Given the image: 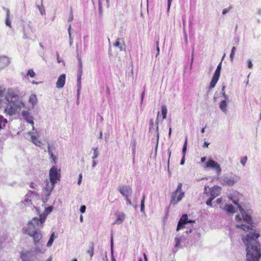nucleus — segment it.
<instances>
[{
    "mask_svg": "<svg viewBox=\"0 0 261 261\" xmlns=\"http://www.w3.org/2000/svg\"><path fill=\"white\" fill-rule=\"evenodd\" d=\"M10 63V59L6 56H0V71L6 68Z\"/></svg>",
    "mask_w": 261,
    "mask_h": 261,
    "instance_id": "ddd939ff",
    "label": "nucleus"
},
{
    "mask_svg": "<svg viewBox=\"0 0 261 261\" xmlns=\"http://www.w3.org/2000/svg\"><path fill=\"white\" fill-rule=\"evenodd\" d=\"M162 114L163 116V119H166L167 114V108L166 105H163L162 106Z\"/></svg>",
    "mask_w": 261,
    "mask_h": 261,
    "instance_id": "c85d7f7f",
    "label": "nucleus"
},
{
    "mask_svg": "<svg viewBox=\"0 0 261 261\" xmlns=\"http://www.w3.org/2000/svg\"><path fill=\"white\" fill-rule=\"evenodd\" d=\"M53 149H54V145H50L48 144V147H47L48 153L53 152Z\"/></svg>",
    "mask_w": 261,
    "mask_h": 261,
    "instance_id": "a19ab883",
    "label": "nucleus"
},
{
    "mask_svg": "<svg viewBox=\"0 0 261 261\" xmlns=\"http://www.w3.org/2000/svg\"><path fill=\"white\" fill-rule=\"evenodd\" d=\"M57 59L58 63L61 62V60L59 58V55L58 53H57Z\"/></svg>",
    "mask_w": 261,
    "mask_h": 261,
    "instance_id": "338daca9",
    "label": "nucleus"
},
{
    "mask_svg": "<svg viewBox=\"0 0 261 261\" xmlns=\"http://www.w3.org/2000/svg\"><path fill=\"white\" fill-rule=\"evenodd\" d=\"M221 67H222V61L217 66V69L214 72V76L220 77Z\"/></svg>",
    "mask_w": 261,
    "mask_h": 261,
    "instance_id": "4be33fe9",
    "label": "nucleus"
},
{
    "mask_svg": "<svg viewBox=\"0 0 261 261\" xmlns=\"http://www.w3.org/2000/svg\"><path fill=\"white\" fill-rule=\"evenodd\" d=\"M82 174L81 173L79 175V179H78V181H77L78 185H80V184L82 182Z\"/></svg>",
    "mask_w": 261,
    "mask_h": 261,
    "instance_id": "3c124183",
    "label": "nucleus"
},
{
    "mask_svg": "<svg viewBox=\"0 0 261 261\" xmlns=\"http://www.w3.org/2000/svg\"><path fill=\"white\" fill-rule=\"evenodd\" d=\"M29 102L32 105V108L37 102V96L35 94H32L29 97Z\"/></svg>",
    "mask_w": 261,
    "mask_h": 261,
    "instance_id": "aec40b11",
    "label": "nucleus"
},
{
    "mask_svg": "<svg viewBox=\"0 0 261 261\" xmlns=\"http://www.w3.org/2000/svg\"><path fill=\"white\" fill-rule=\"evenodd\" d=\"M247 161V156L243 157L241 160V163L242 164V165L245 166V164Z\"/></svg>",
    "mask_w": 261,
    "mask_h": 261,
    "instance_id": "79ce46f5",
    "label": "nucleus"
},
{
    "mask_svg": "<svg viewBox=\"0 0 261 261\" xmlns=\"http://www.w3.org/2000/svg\"><path fill=\"white\" fill-rule=\"evenodd\" d=\"M172 0H168V9L169 10L171 4Z\"/></svg>",
    "mask_w": 261,
    "mask_h": 261,
    "instance_id": "69168bd1",
    "label": "nucleus"
},
{
    "mask_svg": "<svg viewBox=\"0 0 261 261\" xmlns=\"http://www.w3.org/2000/svg\"><path fill=\"white\" fill-rule=\"evenodd\" d=\"M227 103L226 100H222L219 105V108L221 109V110L224 113H226L227 112Z\"/></svg>",
    "mask_w": 261,
    "mask_h": 261,
    "instance_id": "6ab92c4d",
    "label": "nucleus"
},
{
    "mask_svg": "<svg viewBox=\"0 0 261 261\" xmlns=\"http://www.w3.org/2000/svg\"><path fill=\"white\" fill-rule=\"evenodd\" d=\"M86 207L85 205H83L81 206L80 211L82 213H84L86 211Z\"/></svg>",
    "mask_w": 261,
    "mask_h": 261,
    "instance_id": "c03bdc74",
    "label": "nucleus"
},
{
    "mask_svg": "<svg viewBox=\"0 0 261 261\" xmlns=\"http://www.w3.org/2000/svg\"><path fill=\"white\" fill-rule=\"evenodd\" d=\"M37 7L39 9L41 15H44L45 14V10L42 5V0H41L40 4H37Z\"/></svg>",
    "mask_w": 261,
    "mask_h": 261,
    "instance_id": "7c9ffc66",
    "label": "nucleus"
},
{
    "mask_svg": "<svg viewBox=\"0 0 261 261\" xmlns=\"http://www.w3.org/2000/svg\"><path fill=\"white\" fill-rule=\"evenodd\" d=\"M5 10H6V14H7V17L6 18V20H5V22H6V24L11 28V21L9 19V13H10V11L8 9H4Z\"/></svg>",
    "mask_w": 261,
    "mask_h": 261,
    "instance_id": "393cba45",
    "label": "nucleus"
},
{
    "mask_svg": "<svg viewBox=\"0 0 261 261\" xmlns=\"http://www.w3.org/2000/svg\"><path fill=\"white\" fill-rule=\"evenodd\" d=\"M69 45H70V46H71L72 44V43H73V40L71 37V34H70V36H69Z\"/></svg>",
    "mask_w": 261,
    "mask_h": 261,
    "instance_id": "6e6d98bb",
    "label": "nucleus"
},
{
    "mask_svg": "<svg viewBox=\"0 0 261 261\" xmlns=\"http://www.w3.org/2000/svg\"><path fill=\"white\" fill-rule=\"evenodd\" d=\"M159 41H157L156 42V50H157V53H156V55L155 56V57H157L159 54H160V48H159Z\"/></svg>",
    "mask_w": 261,
    "mask_h": 261,
    "instance_id": "09e8293b",
    "label": "nucleus"
},
{
    "mask_svg": "<svg viewBox=\"0 0 261 261\" xmlns=\"http://www.w3.org/2000/svg\"><path fill=\"white\" fill-rule=\"evenodd\" d=\"M77 59H78V65H79V69L77 71V73L81 72V73H83L82 62L81 57L80 56H79V55H77Z\"/></svg>",
    "mask_w": 261,
    "mask_h": 261,
    "instance_id": "c756f323",
    "label": "nucleus"
},
{
    "mask_svg": "<svg viewBox=\"0 0 261 261\" xmlns=\"http://www.w3.org/2000/svg\"><path fill=\"white\" fill-rule=\"evenodd\" d=\"M145 197H146V196L145 194H143V196H142V199L141 200V212L142 213H145V210H144V208H145V204H144V202H145Z\"/></svg>",
    "mask_w": 261,
    "mask_h": 261,
    "instance_id": "cd10ccee",
    "label": "nucleus"
},
{
    "mask_svg": "<svg viewBox=\"0 0 261 261\" xmlns=\"http://www.w3.org/2000/svg\"><path fill=\"white\" fill-rule=\"evenodd\" d=\"M234 56V53H231V54L230 55V60L231 62H233Z\"/></svg>",
    "mask_w": 261,
    "mask_h": 261,
    "instance_id": "13d9d810",
    "label": "nucleus"
},
{
    "mask_svg": "<svg viewBox=\"0 0 261 261\" xmlns=\"http://www.w3.org/2000/svg\"><path fill=\"white\" fill-rule=\"evenodd\" d=\"M57 237V236H55V232H53L49 238V239L47 244H46L47 247H50L54 242L55 238H56Z\"/></svg>",
    "mask_w": 261,
    "mask_h": 261,
    "instance_id": "b1692460",
    "label": "nucleus"
},
{
    "mask_svg": "<svg viewBox=\"0 0 261 261\" xmlns=\"http://www.w3.org/2000/svg\"><path fill=\"white\" fill-rule=\"evenodd\" d=\"M187 143H188V138H187V136H186V138H185V142H184V145L182 147V153L183 156L186 155L187 147Z\"/></svg>",
    "mask_w": 261,
    "mask_h": 261,
    "instance_id": "2f4dec72",
    "label": "nucleus"
},
{
    "mask_svg": "<svg viewBox=\"0 0 261 261\" xmlns=\"http://www.w3.org/2000/svg\"><path fill=\"white\" fill-rule=\"evenodd\" d=\"M96 165H97V162L94 160H93L92 167L93 168H94L96 166Z\"/></svg>",
    "mask_w": 261,
    "mask_h": 261,
    "instance_id": "e2e57ef3",
    "label": "nucleus"
},
{
    "mask_svg": "<svg viewBox=\"0 0 261 261\" xmlns=\"http://www.w3.org/2000/svg\"><path fill=\"white\" fill-rule=\"evenodd\" d=\"M156 137H157V138L158 140L159 138V126H158L159 122L158 120L156 122Z\"/></svg>",
    "mask_w": 261,
    "mask_h": 261,
    "instance_id": "37998d69",
    "label": "nucleus"
},
{
    "mask_svg": "<svg viewBox=\"0 0 261 261\" xmlns=\"http://www.w3.org/2000/svg\"><path fill=\"white\" fill-rule=\"evenodd\" d=\"M22 119L28 124L31 125L32 130H34V117L28 110H23L21 113Z\"/></svg>",
    "mask_w": 261,
    "mask_h": 261,
    "instance_id": "0eeeda50",
    "label": "nucleus"
},
{
    "mask_svg": "<svg viewBox=\"0 0 261 261\" xmlns=\"http://www.w3.org/2000/svg\"><path fill=\"white\" fill-rule=\"evenodd\" d=\"M248 67L249 68H252L253 67V64L252 63L251 60H249L248 61Z\"/></svg>",
    "mask_w": 261,
    "mask_h": 261,
    "instance_id": "603ef678",
    "label": "nucleus"
},
{
    "mask_svg": "<svg viewBox=\"0 0 261 261\" xmlns=\"http://www.w3.org/2000/svg\"><path fill=\"white\" fill-rule=\"evenodd\" d=\"M50 158L53 160L54 163L56 164L57 163V157L53 154V152L48 153Z\"/></svg>",
    "mask_w": 261,
    "mask_h": 261,
    "instance_id": "4c0bfd02",
    "label": "nucleus"
},
{
    "mask_svg": "<svg viewBox=\"0 0 261 261\" xmlns=\"http://www.w3.org/2000/svg\"><path fill=\"white\" fill-rule=\"evenodd\" d=\"M223 94V96L224 98H225V99H224V100H226L228 99V95H226V94H225V92H223V94Z\"/></svg>",
    "mask_w": 261,
    "mask_h": 261,
    "instance_id": "0e129e2a",
    "label": "nucleus"
},
{
    "mask_svg": "<svg viewBox=\"0 0 261 261\" xmlns=\"http://www.w3.org/2000/svg\"><path fill=\"white\" fill-rule=\"evenodd\" d=\"M53 211V206H49L44 210L42 214H40L39 218L34 217L29 221L27 227L22 229L23 232L32 237L33 240V243L36 246V251H38L39 248L37 245L40 243L42 238V234L40 230L43 226V224L45 222L47 216Z\"/></svg>",
    "mask_w": 261,
    "mask_h": 261,
    "instance_id": "f03ea898",
    "label": "nucleus"
},
{
    "mask_svg": "<svg viewBox=\"0 0 261 261\" xmlns=\"http://www.w3.org/2000/svg\"><path fill=\"white\" fill-rule=\"evenodd\" d=\"M222 188L218 186H215L209 189L211 197L215 198L218 196L221 192Z\"/></svg>",
    "mask_w": 261,
    "mask_h": 261,
    "instance_id": "4468645a",
    "label": "nucleus"
},
{
    "mask_svg": "<svg viewBox=\"0 0 261 261\" xmlns=\"http://www.w3.org/2000/svg\"><path fill=\"white\" fill-rule=\"evenodd\" d=\"M240 179V177L236 174L231 175L230 176H223L221 178V183L222 185L233 186Z\"/></svg>",
    "mask_w": 261,
    "mask_h": 261,
    "instance_id": "39448f33",
    "label": "nucleus"
},
{
    "mask_svg": "<svg viewBox=\"0 0 261 261\" xmlns=\"http://www.w3.org/2000/svg\"><path fill=\"white\" fill-rule=\"evenodd\" d=\"M149 125L150 128L153 126V120L152 119H151L149 120Z\"/></svg>",
    "mask_w": 261,
    "mask_h": 261,
    "instance_id": "4d7b16f0",
    "label": "nucleus"
},
{
    "mask_svg": "<svg viewBox=\"0 0 261 261\" xmlns=\"http://www.w3.org/2000/svg\"><path fill=\"white\" fill-rule=\"evenodd\" d=\"M5 107V112L9 116L16 113V93L15 91L4 87H0V108Z\"/></svg>",
    "mask_w": 261,
    "mask_h": 261,
    "instance_id": "7ed1b4c3",
    "label": "nucleus"
},
{
    "mask_svg": "<svg viewBox=\"0 0 261 261\" xmlns=\"http://www.w3.org/2000/svg\"><path fill=\"white\" fill-rule=\"evenodd\" d=\"M82 73L81 72L77 73V88L81 89V77H82Z\"/></svg>",
    "mask_w": 261,
    "mask_h": 261,
    "instance_id": "473e14b6",
    "label": "nucleus"
},
{
    "mask_svg": "<svg viewBox=\"0 0 261 261\" xmlns=\"http://www.w3.org/2000/svg\"><path fill=\"white\" fill-rule=\"evenodd\" d=\"M7 123V120L4 118L2 115H0V129H2L3 127H5Z\"/></svg>",
    "mask_w": 261,
    "mask_h": 261,
    "instance_id": "a878e982",
    "label": "nucleus"
},
{
    "mask_svg": "<svg viewBox=\"0 0 261 261\" xmlns=\"http://www.w3.org/2000/svg\"><path fill=\"white\" fill-rule=\"evenodd\" d=\"M21 107H22L23 108H25V103L22 102V101H20L19 105H17V109H19L20 108H21Z\"/></svg>",
    "mask_w": 261,
    "mask_h": 261,
    "instance_id": "de8ad7c7",
    "label": "nucleus"
},
{
    "mask_svg": "<svg viewBox=\"0 0 261 261\" xmlns=\"http://www.w3.org/2000/svg\"><path fill=\"white\" fill-rule=\"evenodd\" d=\"M27 75L31 77H34L35 75V73L33 69H29L28 71Z\"/></svg>",
    "mask_w": 261,
    "mask_h": 261,
    "instance_id": "e433bc0d",
    "label": "nucleus"
},
{
    "mask_svg": "<svg viewBox=\"0 0 261 261\" xmlns=\"http://www.w3.org/2000/svg\"><path fill=\"white\" fill-rule=\"evenodd\" d=\"M116 215L117 216V219L116 220L113 222V224H121L124 220L125 219V214L123 213H116Z\"/></svg>",
    "mask_w": 261,
    "mask_h": 261,
    "instance_id": "a211bd4d",
    "label": "nucleus"
},
{
    "mask_svg": "<svg viewBox=\"0 0 261 261\" xmlns=\"http://www.w3.org/2000/svg\"><path fill=\"white\" fill-rule=\"evenodd\" d=\"M125 200L126 201L127 204L130 205H133L132 203L129 198V197H125Z\"/></svg>",
    "mask_w": 261,
    "mask_h": 261,
    "instance_id": "8fccbe9b",
    "label": "nucleus"
},
{
    "mask_svg": "<svg viewBox=\"0 0 261 261\" xmlns=\"http://www.w3.org/2000/svg\"><path fill=\"white\" fill-rule=\"evenodd\" d=\"M99 155L98 151V148L96 147L95 148L93 149V156H92V159L94 160L96 159Z\"/></svg>",
    "mask_w": 261,
    "mask_h": 261,
    "instance_id": "c9c22d12",
    "label": "nucleus"
},
{
    "mask_svg": "<svg viewBox=\"0 0 261 261\" xmlns=\"http://www.w3.org/2000/svg\"><path fill=\"white\" fill-rule=\"evenodd\" d=\"M56 184V183L53 181H50L48 179H46L45 186L44 188L45 195H47V196H50L51 192L53 190Z\"/></svg>",
    "mask_w": 261,
    "mask_h": 261,
    "instance_id": "9d476101",
    "label": "nucleus"
},
{
    "mask_svg": "<svg viewBox=\"0 0 261 261\" xmlns=\"http://www.w3.org/2000/svg\"><path fill=\"white\" fill-rule=\"evenodd\" d=\"M213 199H214V198L211 197L206 202V205L208 206H212V201Z\"/></svg>",
    "mask_w": 261,
    "mask_h": 261,
    "instance_id": "58836bf2",
    "label": "nucleus"
},
{
    "mask_svg": "<svg viewBox=\"0 0 261 261\" xmlns=\"http://www.w3.org/2000/svg\"><path fill=\"white\" fill-rule=\"evenodd\" d=\"M185 161V156L182 155V159L180 161V165H182L184 164Z\"/></svg>",
    "mask_w": 261,
    "mask_h": 261,
    "instance_id": "bf43d9fd",
    "label": "nucleus"
},
{
    "mask_svg": "<svg viewBox=\"0 0 261 261\" xmlns=\"http://www.w3.org/2000/svg\"><path fill=\"white\" fill-rule=\"evenodd\" d=\"M131 145L132 146L133 154L135 156L136 148V141L135 139L132 140L131 141Z\"/></svg>",
    "mask_w": 261,
    "mask_h": 261,
    "instance_id": "72a5a7b5",
    "label": "nucleus"
},
{
    "mask_svg": "<svg viewBox=\"0 0 261 261\" xmlns=\"http://www.w3.org/2000/svg\"><path fill=\"white\" fill-rule=\"evenodd\" d=\"M195 220H188V215L187 214H184L179 219L178 224L176 228V230L178 231L180 229H182L184 227H185V225L189 223H195Z\"/></svg>",
    "mask_w": 261,
    "mask_h": 261,
    "instance_id": "6e6552de",
    "label": "nucleus"
},
{
    "mask_svg": "<svg viewBox=\"0 0 261 261\" xmlns=\"http://www.w3.org/2000/svg\"><path fill=\"white\" fill-rule=\"evenodd\" d=\"M232 202L237 205L242 214L243 222L249 225L244 224H237V228L242 229L246 231V234L242 235V240L246 247V259L247 261H259L261 256V245L257 240L260 237L259 232L252 227V223L251 213L250 210L245 211L239 205L236 200H232Z\"/></svg>",
    "mask_w": 261,
    "mask_h": 261,
    "instance_id": "f257e3e1",
    "label": "nucleus"
},
{
    "mask_svg": "<svg viewBox=\"0 0 261 261\" xmlns=\"http://www.w3.org/2000/svg\"><path fill=\"white\" fill-rule=\"evenodd\" d=\"M23 31L24 36L26 38H28V35L34 32V30L30 25V23L27 22L23 24Z\"/></svg>",
    "mask_w": 261,
    "mask_h": 261,
    "instance_id": "2eb2a0df",
    "label": "nucleus"
},
{
    "mask_svg": "<svg viewBox=\"0 0 261 261\" xmlns=\"http://www.w3.org/2000/svg\"><path fill=\"white\" fill-rule=\"evenodd\" d=\"M236 220L238 221H241L242 218L239 215H237L236 216Z\"/></svg>",
    "mask_w": 261,
    "mask_h": 261,
    "instance_id": "052dcab7",
    "label": "nucleus"
},
{
    "mask_svg": "<svg viewBox=\"0 0 261 261\" xmlns=\"http://www.w3.org/2000/svg\"><path fill=\"white\" fill-rule=\"evenodd\" d=\"M50 196H47V195H45V197L42 198V201L44 203H45L47 201Z\"/></svg>",
    "mask_w": 261,
    "mask_h": 261,
    "instance_id": "864d4df0",
    "label": "nucleus"
},
{
    "mask_svg": "<svg viewBox=\"0 0 261 261\" xmlns=\"http://www.w3.org/2000/svg\"><path fill=\"white\" fill-rule=\"evenodd\" d=\"M234 40H235V44L236 45H238L239 43V38L237 37V38H234Z\"/></svg>",
    "mask_w": 261,
    "mask_h": 261,
    "instance_id": "774afa93",
    "label": "nucleus"
},
{
    "mask_svg": "<svg viewBox=\"0 0 261 261\" xmlns=\"http://www.w3.org/2000/svg\"><path fill=\"white\" fill-rule=\"evenodd\" d=\"M232 8V7H229V8L228 9H224L222 11V14L223 15H225L227 13H228L230 10Z\"/></svg>",
    "mask_w": 261,
    "mask_h": 261,
    "instance_id": "a18cd8bd",
    "label": "nucleus"
},
{
    "mask_svg": "<svg viewBox=\"0 0 261 261\" xmlns=\"http://www.w3.org/2000/svg\"><path fill=\"white\" fill-rule=\"evenodd\" d=\"M118 190L121 194L125 198L129 197V195L132 193V189L129 186L123 185L119 186Z\"/></svg>",
    "mask_w": 261,
    "mask_h": 261,
    "instance_id": "1a4fd4ad",
    "label": "nucleus"
},
{
    "mask_svg": "<svg viewBox=\"0 0 261 261\" xmlns=\"http://www.w3.org/2000/svg\"><path fill=\"white\" fill-rule=\"evenodd\" d=\"M113 245H114L113 238V236L112 235L111 239V254H112V260L116 261V259H115V258L113 256Z\"/></svg>",
    "mask_w": 261,
    "mask_h": 261,
    "instance_id": "f704fd0d",
    "label": "nucleus"
},
{
    "mask_svg": "<svg viewBox=\"0 0 261 261\" xmlns=\"http://www.w3.org/2000/svg\"><path fill=\"white\" fill-rule=\"evenodd\" d=\"M60 169L58 170L56 166L52 167L49 172V180L56 184L60 179Z\"/></svg>",
    "mask_w": 261,
    "mask_h": 261,
    "instance_id": "423d86ee",
    "label": "nucleus"
},
{
    "mask_svg": "<svg viewBox=\"0 0 261 261\" xmlns=\"http://www.w3.org/2000/svg\"><path fill=\"white\" fill-rule=\"evenodd\" d=\"M184 35H185V41L187 43V42H188V36H187V33L186 32V31L185 30V29H184Z\"/></svg>",
    "mask_w": 261,
    "mask_h": 261,
    "instance_id": "5fc2aeb1",
    "label": "nucleus"
},
{
    "mask_svg": "<svg viewBox=\"0 0 261 261\" xmlns=\"http://www.w3.org/2000/svg\"><path fill=\"white\" fill-rule=\"evenodd\" d=\"M73 19V15L72 10H71L70 12V16H69V17L68 20V21H72Z\"/></svg>",
    "mask_w": 261,
    "mask_h": 261,
    "instance_id": "49530a36",
    "label": "nucleus"
},
{
    "mask_svg": "<svg viewBox=\"0 0 261 261\" xmlns=\"http://www.w3.org/2000/svg\"><path fill=\"white\" fill-rule=\"evenodd\" d=\"M225 210L228 213H233L234 212V207L231 204H226L225 206Z\"/></svg>",
    "mask_w": 261,
    "mask_h": 261,
    "instance_id": "bb28decb",
    "label": "nucleus"
},
{
    "mask_svg": "<svg viewBox=\"0 0 261 261\" xmlns=\"http://www.w3.org/2000/svg\"><path fill=\"white\" fill-rule=\"evenodd\" d=\"M94 245L93 242H91L90 244V248L87 251V253L90 254L91 258L92 257L94 254Z\"/></svg>",
    "mask_w": 261,
    "mask_h": 261,
    "instance_id": "5701e85b",
    "label": "nucleus"
},
{
    "mask_svg": "<svg viewBox=\"0 0 261 261\" xmlns=\"http://www.w3.org/2000/svg\"><path fill=\"white\" fill-rule=\"evenodd\" d=\"M180 238L179 237H176L175 238V241L176 242V244L175 245V247H178L180 243Z\"/></svg>",
    "mask_w": 261,
    "mask_h": 261,
    "instance_id": "ea45409f",
    "label": "nucleus"
},
{
    "mask_svg": "<svg viewBox=\"0 0 261 261\" xmlns=\"http://www.w3.org/2000/svg\"><path fill=\"white\" fill-rule=\"evenodd\" d=\"M210 143H208L206 141H205L204 142V144H203V147H208V145H209Z\"/></svg>",
    "mask_w": 261,
    "mask_h": 261,
    "instance_id": "680f3d73",
    "label": "nucleus"
},
{
    "mask_svg": "<svg viewBox=\"0 0 261 261\" xmlns=\"http://www.w3.org/2000/svg\"><path fill=\"white\" fill-rule=\"evenodd\" d=\"M182 183L179 182L176 190L172 193L170 201L171 204H177L185 197V193L182 190Z\"/></svg>",
    "mask_w": 261,
    "mask_h": 261,
    "instance_id": "20e7f679",
    "label": "nucleus"
},
{
    "mask_svg": "<svg viewBox=\"0 0 261 261\" xmlns=\"http://www.w3.org/2000/svg\"><path fill=\"white\" fill-rule=\"evenodd\" d=\"M219 79V77L213 75L210 85V89H212L215 87Z\"/></svg>",
    "mask_w": 261,
    "mask_h": 261,
    "instance_id": "412c9836",
    "label": "nucleus"
},
{
    "mask_svg": "<svg viewBox=\"0 0 261 261\" xmlns=\"http://www.w3.org/2000/svg\"><path fill=\"white\" fill-rule=\"evenodd\" d=\"M28 135L31 136L30 140L32 142H33L35 145L37 146H41L42 144L41 142L37 140L38 138L39 137L38 132H29Z\"/></svg>",
    "mask_w": 261,
    "mask_h": 261,
    "instance_id": "f8f14e48",
    "label": "nucleus"
},
{
    "mask_svg": "<svg viewBox=\"0 0 261 261\" xmlns=\"http://www.w3.org/2000/svg\"><path fill=\"white\" fill-rule=\"evenodd\" d=\"M114 46L118 47L120 51L125 49V43L123 38H118L115 43H114Z\"/></svg>",
    "mask_w": 261,
    "mask_h": 261,
    "instance_id": "f3484780",
    "label": "nucleus"
},
{
    "mask_svg": "<svg viewBox=\"0 0 261 261\" xmlns=\"http://www.w3.org/2000/svg\"><path fill=\"white\" fill-rule=\"evenodd\" d=\"M65 74H62L58 78L56 83V87L58 88H63L65 83Z\"/></svg>",
    "mask_w": 261,
    "mask_h": 261,
    "instance_id": "dca6fc26",
    "label": "nucleus"
},
{
    "mask_svg": "<svg viewBox=\"0 0 261 261\" xmlns=\"http://www.w3.org/2000/svg\"><path fill=\"white\" fill-rule=\"evenodd\" d=\"M205 167L216 169L217 174L218 175L221 174V168L219 164H218V163L213 160H210L205 164Z\"/></svg>",
    "mask_w": 261,
    "mask_h": 261,
    "instance_id": "9b49d317",
    "label": "nucleus"
}]
</instances>
